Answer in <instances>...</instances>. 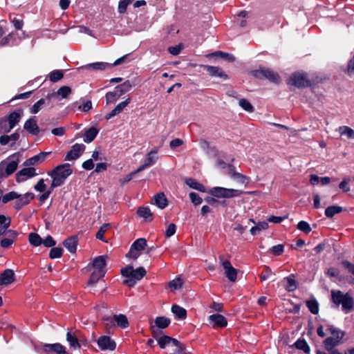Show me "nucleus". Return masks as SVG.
I'll list each match as a JSON object with an SVG mask.
<instances>
[{
  "label": "nucleus",
  "mask_w": 354,
  "mask_h": 354,
  "mask_svg": "<svg viewBox=\"0 0 354 354\" xmlns=\"http://www.w3.org/2000/svg\"><path fill=\"white\" fill-rule=\"evenodd\" d=\"M146 273L147 272L143 267L133 269L132 266H128L121 269L122 275L126 278L124 283L129 287L135 286L136 281L141 280Z\"/></svg>",
  "instance_id": "obj_3"
},
{
  "label": "nucleus",
  "mask_w": 354,
  "mask_h": 354,
  "mask_svg": "<svg viewBox=\"0 0 354 354\" xmlns=\"http://www.w3.org/2000/svg\"><path fill=\"white\" fill-rule=\"evenodd\" d=\"M341 136H346L349 139H354V130L347 126H342L338 129Z\"/></svg>",
  "instance_id": "obj_43"
},
{
  "label": "nucleus",
  "mask_w": 354,
  "mask_h": 354,
  "mask_svg": "<svg viewBox=\"0 0 354 354\" xmlns=\"http://www.w3.org/2000/svg\"><path fill=\"white\" fill-rule=\"evenodd\" d=\"M115 88H117V91H118L120 94L122 95L124 93L129 92L131 89L132 84L129 80H127L124 83L121 84L120 85L116 86Z\"/></svg>",
  "instance_id": "obj_48"
},
{
  "label": "nucleus",
  "mask_w": 354,
  "mask_h": 354,
  "mask_svg": "<svg viewBox=\"0 0 354 354\" xmlns=\"http://www.w3.org/2000/svg\"><path fill=\"white\" fill-rule=\"evenodd\" d=\"M106 273V271L94 270L91 274L88 285H93L96 283L100 279L102 278Z\"/></svg>",
  "instance_id": "obj_35"
},
{
  "label": "nucleus",
  "mask_w": 354,
  "mask_h": 354,
  "mask_svg": "<svg viewBox=\"0 0 354 354\" xmlns=\"http://www.w3.org/2000/svg\"><path fill=\"white\" fill-rule=\"evenodd\" d=\"M171 312L174 314L176 318L180 319H184L187 316V311L185 308L180 307L178 305H173L171 306Z\"/></svg>",
  "instance_id": "obj_34"
},
{
  "label": "nucleus",
  "mask_w": 354,
  "mask_h": 354,
  "mask_svg": "<svg viewBox=\"0 0 354 354\" xmlns=\"http://www.w3.org/2000/svg\"><path fill=\"white\" fill-rule=\"evenodd\" d=\"M154 203L160 209H164L167 206V200L163 193L156 194L153 198Z\"/></svg>",
  "instance_id": "obj_33"
},
{
  "label": "nucleus",
  "mask_w": 354,
  "mask_h": 354,
  "mask_svg": "<svg viewBox=\"0 0 354 354\" xmlns=\"http://www.w3.org/2000/svg\"><path fill=\"white\" fill-rule=\"evenodd\" d=\"M15 281V273L11 269L5 270L0 275V286H8Z\"/></svg>",
  "instance_id": "obj_21"
},
{
  "label": "nucleus",
  "mask_w": 354,
  "mask_h": 354,
  "mask_svg": "<svg viewBox=\"0 0 354 354\" xmlns=\"http://www.w3.org/2000/svg\"><path fill=\"white\" fill-rule=\"evenodd\" d=\"M19 197V194L16 192H10L1 196L3 203H7L9 201L16 200Z\"/></svg>",
  "instance_id": "obj_54"
},
{
  "label": "nucleus",
  "mask_w": 354,
  "mask_h": 354,
  "mask_svg": "<svg viewBox=\"0 0 354 354\" xmlns=\"http://www.w3.org/2000/svg\"><path fill=\"white\" fill-rule=\"evenodd\" d=\"M85 145L84 144L76 143L73 145L70 151L66 155L65 160L71 161L77 159L85 150Z\"/></svg>",
  "instance_id": "obj_14"
},
{
  "label": "nucleus",
  "mask_w": 354,
  "mask_h": 354,
  "mask_svg": "<svg viewBox=\"0 0 354 354\" xmlns=\"http://www.w3.org/2000/svg\"><path fill=\"white\" fill-rule=\"evenodd\" d=\"M120 96H121V95L120 94L118 91H117V88H115L114 91L108 92L106 94V103L109 104V103L113 102L116 101Z\"/></svg>",
  "instance_id": "obj_50"
},
{
  "label": "nucleus",
  "mask_w": 354,
  "mask_h": 354,
  "mask_svg": "<svg viewBox=\"0 0 354 354\" xmlns=\"http://www.w3.org/2000/svg\"><path fill=\"white\" fill-rule=\"evenodd\" d=\"M274 274L271 270V269L268 267L265 266L262 273L260 274V278L261 281H266V279L271 277V276Z\"/></svg>",
  "instance_id": "obj_61"
},
{
  "label": "nucleus",
  "mask_w": 354,
  "mask_h": 354,
  "mask_svg": "<svg viewBox=\"0 0 354 354\" xmlns=\"http://www.w3.org/2000/svg\"><path fill=\"white\" fill-rule=\"evenodd\" d=\"M17 44L16 36L14 32H10L7 36L0 39L1 46H5L7 45L15 46Z\"/></svg>",
  "instance_id": "obj_32"
},
{
  "label": "nucleus",
  "mask_w": 354,
  "mask_h": 354,
  "mask_svg": "<svg viewBox=\"0 0 354 354\" xmlns=\"http://www.w3.org/2000/svg\"><path fill=\"white\" fill-rule=\"evenodd\" d=\"M50 153V152H41L39 154L35 155V156L27 159L25 161L24 164L26 166H30V165H35L38 162H41L45 160L46 157L48 155H49Z\"/></svg>",
  "instance_id": "obj_25"
},
{
  "label": "nucleus",
  "mask_w": 354,
  "mask_h": 354,
  "mask_svg": "<svg viewBox=\"0 0 354 354\" xmlns=\"http://www.w3.org/2000/svg\"><path fill=\"white\" fill-rule=\"evenodd\" d=\"M268 227V223L263 221V222H259L257 225L252 227L250 232L251 234L256 235L258 233H259L263 230H266Z\"/></svg>",
  "instance_id": "obj_47"
},
{
  "label": "nucleus",
  "mask_w": 354,
  "mask_h": 354,
  "mask_svg": "<svg viewBox=\"0 0 354 354\" xmlns=\"http://www.w3.org/2000/svg\"><path fill=\"white\" fill-rule=\"evenodd\" d=\"M21 117V115L19 111H13L8 117H5L6 120H8L10 129H13L19 122Z\"/></svg>",
  "instance_id": "obj_28"
},
{
  "label": "nucleus",
  "mask_w": 354,
  "mask_h": 354,
  "mask_svg": "<svg viewBox=\"0 0 354 354\" xmlns=\"http://www.w3.org/2000/svg\"><path fill=\"white\" fill-rule=\"evenodd\" d=\"M71 93V89L69 86H61L57 92H53L52 93H48L46 96V98L51 99L57 97V95H61L62 98H65L68 95H69Z\"/></svg>",
  "instance_id": "obj_26"
},
{
  "label": "nucleus",
  "mask_w": 354,
  "mask_h": 354,
  "mask_svg": "<svg viewBox=\"0 0 354 354\" xmlns=\"http://www.w3.org/2000/svg\"><path fill=\"white\" fill-rule=\"evenodd\" d=\"M12 129H10L9 123L8 122V120H6V118H0V134L1 133H8Z\"/></svg>",
  "instance_id": "obj_53"
},
{
  "label": "nucleus",
  "mask_w": 354,
  "mask_h": 354,
  "mask_svg": "<svg viewBox=\"0 0 354 354\" xmlns=\"http://www.w3.org/2000/svg\"><path fill=\"white\" fill-rule=\"evenodd\" d=\"M97 133H98V130L97 129V128L92 127L88 129L87 130H86V131L84 134V136H83L84 141L86 143L91 142L95 138Z\"/></svg>",
  "instance_id": "obj_30"
},
{
  "label": "nucleus",
  "mask_w": 354,
  "mask_h": 354,
  "mask_svg": "<svg viewBox=\"0 0 354 354\" xmlns=\"http://www.w3.org/2000/svg\"><path fill=\"white\" fill-rule=\"evenodd\" d=\"M147 245V241L145 239L140 238L136 240L131 245L129 252L126 257L133 259H136L140 254V251L144 250Z\"/></svg>",
  "instance_id": "obj_8"
},
{
  "label": "nucleus",
  "mask_w": 354,
  "mask_h": 354,
  "mask_svg": "<svg viewBox=\"0 0 354 354\" xmlns=\"http://www.w3.org/2000/svg\"><path fill=\"white\" fill-rule=\"evenodd\" d=\"M229 167L230 168V174H231V176L234 179L238 180L239 182H240L241 183H248V178L247 176H245L240 173L236 172L234 171V167L232 165H229Z\"/></svg>",
  "instance_id": "obj_36"
},
{
  "label": "nucleus",
  "mask_w": 354,
  "mask_h": 354,
  "mask_svg": "<svg viewBox=\"0 0 354 354\" xmlns=\"http://www.w3.org/2000/svg\"><path fill=\"white\" fill-rule=\"evenodd\" d=\"M270 251L273 255L279 256L283 252L284 247L283 245L279 244V245L272 246L270 248Z\"/></svg>",
  "instance_id": "obj_62"
},
{
  "label": "nucleus",
  "mask_w": 354,
  "mask_h": 354,
  "mask_svg": "<svg viewBox=\"0 0 354 354\" xmlns=\"http://www.w3.org/2000/svg\"><path fill=\"white\" fill-rule=\"evenodd\" d=\"M134 0H120L118 3V11L120 14L126 12L127 6L131 4Z\"/></svg>",
  "instance_id": "obj_55"
},
{
  "label": "nucleus",
  "mask_w": 354,
  "mask_h": 354,
  "mask_svg": "<svg viewBox=\"0 0 354 354\" xmlns=\"http://www.w3.org/2000/svg\"><path fill=\"white\" fill-rule=\"evenodd\" d=\"M36 169L34 167H26L19 171L16 174V180L17 182L26 180L28 178L37 176Z\"/></svg>",
  "instance_id": "obj_18"
},
{
  "label": "nucleus",
  "mask_w": 354,
  "mask_h": 354,
  "mask_svg": "<svg viewBox=\"0 0 354 354\" xmlns=\"http://www.w3.org/2000/svg\"><path fill=\"white\" fill-rule=\"evenodd\" d=\"M255 77L258 78H266L274 83H278L280 81L279 75L270 68H260L259 70L254 71Z\"/></svg>",
  "instance_id": "obj_10"
},
{
  "label": "nucleus",
  "mask_w": 354,
  "mask_h": 354,
  "mask_svg": "<svg viewBox=\"0 0 354 354\" xmlns=\"http://www.w3.org/2000/svg\"><path fill=\"white\" fill-rule=\"evenodd\" d=\"M342 264L348 272L354 275V263H352L347 260H343L342 261Z\"/></svg>",
  "instance_id": "obj_64"
},
{
  "label": "nucleus",
  "mask_w": 354,
  "mask_h": 354,
  "mask_svg": "<svg viewBox=\"0 0 354 354\" xmlns=\"http://www.w3.org/2000/svg\"><path fill=\"white\" fill-rule=\"evenodd\" d=\"M189 196L192 203L194 205H198L202 203L203 199L198 194L195 192H191L189 193Z\"/></svg>",
  "instance_id": "obj_60"
},
{
  "label": "nucleus",
  "mask_w": 354,
  "mask_h": 354,
  "mask_svg": "<svg viewBox=\"0 0 354 354\" xmlns=\"http://www.w3.org/2000/svg\"><path fill=\"white\" fill-rule=\"evenodd\" d=\"M45 103V99H40L32 106V107L30 108V113L32 114L37 113L44 106Z\"/></svg>",
  "instance_id": "obj_52"
},
{
  "label": "nucleus",
  "mask_w": 354,
  "mask_h": 354,
  "mask_svg": "<svg viewBox=\"0 0 354 354\" xmlns=\"http://www.w3.org/2000/svg\"><path fill=\"white\" fill-rule=\"evenodd\" d=\"M158 343L161 348H165L166 346L173 344L176 347V353H180L185 350V346L181 344L176 339L172 338L167 335H162L158 339Z\"/></svg>",
  "instance_id": "obj_11"
},
{
  "label": "nucleus",
  "mask_w": 354,
  "mask_h": 354,
  "mask_svg": "<svg viewBox=\"0 0 354 354\" xmlns=\"http://www.w3.org/2000/svg\"><path fill=\"white\" fill-rule=\"evenodd\" d=\"M283 282L286 283V284L284 285L285 288L288 292L294 291L297 288V282L295 279L292 278L286 277L283 279Z\"/></svg>",
  "instance_id": "obj_49"
},
{
  "label": "nucleus",
  "mask_w": 354,
  "mask_h": 354,
  "mask_svg": "<svg viewBox=\"0 0 354 354\" xmlns=\"http://www.w3.org/2000/svg\"><path fill=\"white\" fill-rule=\"evenodd\" d=\"M28 240L30 243L35 247L39 246L42 243V239L37 233H30L28 235Z\"/></svg>",
  "instance_id": "obj_42"
},
{
  "label": "nucleus",
  "mask_w": 354,
  "mask_h": 354,
  "mask_svg": "<svg viewBox=\"0 0 354 354\" xmlns=\"http://www.w3.org/2000/svg\"><path fill=\"white\" fill-rule=\"evenodd\" d=\"M73 171L68 163L59 165L52 171L48 172V175L53 178V187L62 185L66 179L71 175Z\"/></svg>",
  "instance_id": "obj_1"
},
{
  "label": "nucleus",
  "mask_w": 354,
  "mask_h": 354,
  "mask_svg": "<svg viewBox=\"0 0 354 354\" xmlns=\"http://www.w3.org/2000/svg\"><path fill=\"white\" fill-rule=\"evenodd\" d=\"M295 346L297 349L303 351L305 353L308 354L310 351V346L304 339H297Z\"/></svg>",
  "instance_id": "obj_39"
},
{
  "label": "nucleus",
  "mask_w": 354,
  "mask_h": 354,
  "mask_svg": "<svg viewBox=\"0 0 354 354\" xmlns=\"http://www.w3.org/2000/svg\"><path fill=\"white\" fill-rule=\"evenodd\" d=\"M290 81L292 85L299 88L310 86V81L304 73L298 72L292 74L290 77Z\"/></svg>",
  "instance_id": "obj_13"
},
{
  "label": "nucleus",
  "mask_w": 354,
  "mask_h": 354,
  "mask_svg": "<svg viewBox=\"0 0 354 354\" xmlns=\"http://www.w3.org/2000/svg\"><path fill=\"white\" fill-rule=\"evenodd\" d=\"M297 229L299 230L300 231L304 232L306 234H308L311 231V227L310 225L304 221H301L298 223Z\"/></svg>",
  "instance_id": "obj_58"
},
{
  "label": "nucleus",
  "mask_w": 354,
  "mask_h": 354,
  "mask_svg": "<svg viewBox=\"0 0 354 354\" xmlns=\"http://www.w3.org/2000/svg\"><path fill=\"white\" fill-rule=\"evenodd\" d=\"M342 208L337 205H331L325 209V215L328 218H332L334 215L342 212Z\"/></svg>",
  "instance_id": "obj_40"
},
{
  "label": "nucleus",
  "mask_w": 354,
  "mask_h": 354,
  "mask_svg": "<svg viewBox=\"0 0 354 354\" xmlns=\"http://www.w3.org/2000/svg\"><path fill=\"white\" fill-rule=\"evenodd\" d=\"M127 55H124L120 58L116 59L113 64H109L106 62H94L91 64H86L85 66H82V68L86 70H93V71H103L107 66L111 67L112 66H118L122 64L124 59L127 58Z\"/></svg>",
  "instance_id": "obj_9"
},
{
  "label": "nucleus",
  "mask_w": 354,
  "mask_h": 354,
  "mask_svg": "<svg viewBox=\"0 0 354 354\" xmlns=\"http://www.w3.org/2000/svg\"><path fill=\"white\" fill-rule=\"evenodd\" d=\"M209 322L213 324L214 327H225L227 324L226 318L220 314H214L209 317Z\"/></svg>",
  "instance_id": "obj_23"
},
{
  "label": "nucleus",
  "mask_w": 354,
  "mask_h": 354,
  "mask_svg": "<svg viewBox=\"0 0 354 354\" xmlns=\"http://www.w3.org/2000/svg\"><path fill=\"white\" fill-rule=\"evenodd\" d=\"M97 345L102 350L113 351L116 347L115 342L109 336L99 337Z\"/></svg>",
  "instance_id": "obj_19"
},
{
  "label": "nucleus",
  "mask_w": 354,
  "mask_h": 354,
  "mask_svg": "<svg viewBox=\"0 0 354 354\" xmlns=\"http://www.w3.org/2000/svg\"><path fill=\"white\" fill-rule=\"evenodd\" d=\"M66 340L69 343L71 347L73 349L80 348V344L79 342V337L75 333L68 332L66 334Z\"/></svg>",
  "instance_id": "obj_29"
},
{
  "label": "nucleus",
  "mask_w": 354,
  "mask_h": 354,
  "mask_svg": "<svg viewBox=\"0 0 354 354\" xmlns=\"http://www.w3.org/2000/svg\"><path fill=\"white\" fill-rule=\"evenodd\" d=\"M208 193L216 198H233L241 196L243 192L239 189L214 187L209 190Z\"/></svg>",
  "instance_id": "obj_6"
},
{
  "label": "nucleus",
  "mask_w": 354,
  "mask_h": 354,
  "mask_svg": "<svg viewBox=\"0 0 354 354\" xmlns=\"http://www.w3.org/2000/svg\"><path fill=\"white\" fill-rule=\"evenodd\" d=\"M170 319L165 317H157L155 319V324L159 328H165L170 324Z\"/></svg>",
  "instance_id": "obj_41"
},
{
  "label": "nucleus",
  "mask_w": 354,
  "mask_h": 354,
  "mask_svg": "<svg viewBox=\"0 0 354 354\" xmlns=\"http://www.w3.org/2000/svg\"><path fill=\"white\" fill-rule=\"evenodd\" d=\"M19 233L16 230H10L8 234L0 240V245L3 248H9L15 241Z\"/></svg>",
  "instance_id": "obj_17"
},
{
  "label": "nucleus",
  "mask_w": 354,
  "mask_h": 354,
  "mask_svg": "<svg viewBox=\"0 0 354 354\" xmlns=\"http://www.w3.org/2000/svg\"><path fill=\"white\" fill-rule=\"evenodd\" d=\"M19 162V158L13 154L0 162V177L7 178L12 174L17 169Z\"/></svg>",
  "instance_id": "obj_4"
},
{
  "label": "nucleus",
  "mask_w": 354,
  "mask_h": 354,
  "mask_svg": "<svg viewBox=\"0 0 354 354\" xmlns=\"http://www.w3.org/2000/svg\"><path fill=\"white\" fill-rule=\"evenodd\" d=\"M109 227V223L102 225L96 233V238L99 240L104 241V234Z\"/></svg>",
  "instance_id": "obj_59"
},
{
  "label": "nucleus",
  "mask_w": 354,
  "mask_h": 354,
  "mask_svg": "<svg viewBox=\"0 0 354 354\" xmlns=\"http://www.w3.org/2000/svg\"><path fill=\"white\" fill-rule=\"evenodd\" d=\"M64 247L71 252L75 253L77 245V236H72L63 242Z\"/></svg>",
  "instance_id": "obj_27"
},
{
  "label": "nucleus",
  "mask_w": 354,
  "mask_h": 354,
  "mask_svg": "<svg viewBox=\"0 0 354 354\" xmlns=\"http://www.w3.org/2000/svg\"><path fill=\"white\" fill-rule=\"evenodd\" d=\"M63 249L59 247H55L50 249L49 257L51 259H57L62 257Z\"/></svg>",
  "instance_id": "obj_56"
},
{
  "label": "nucleus",
  "mask_w": 354,
  "mask_h": 354,
  "mask_svg": "<svg viewBox=\"0 0 354 354\" xmlns=\"http://www.w3.org/2000/svg\"><path fill=\"white\" fill-rule=\"evenodd\" d=\"M35 194L31 192H27L25 194H19V197L16 198L13 203V207L15 209L19 210L24 205H28L30 201L33 199Z\"/></svg>",
  "instance_id": "obj_15"
},
{
  "label": "nucleus",
  "mask_w": 354,
  "mask_h": 354,
  "mask_svg": "<svg viewBox=\"0 0 354 354\" xmlns=\"http://www.w3.org/2000/svg\"><path fill=\"white\" fill-rule=\"evenodd\" d=\"M140 217L145 218L146 221H152L153 216L149 207H140L137 212Z\"/></svg>",
  "instance_id": "obj_38"
},
{
  "label": "nucleus",
  "mask_w": 354,
  "mask_h": 354,
  "mask_svg": "<svg viewBox=\"0 0 354 354\" xmlns=\"http://www.w3.org/2000/svg\"><path fill=\"white\" fill-rule=\"evenodd\" d=\"M183 281L180 278L177 277L169 282V286L172 290L180 289L182 287Z\"/></svg>",
  "instance_id": "obj_57"
},
{
  "label": "nucleus",
  "mask_w": 354,
  "mask_h": 354,
  "mask_svg": "<svg viewBox=\"0 0 354 354\" xmlns=\"http://www.w3.org/2000/svg\"><path fill=\"white\" fill-rule=\"evenodd\" d=\"M306 306L311 313L317 315L319 313V304L316 299L306 301Z\"/></svg>",
  "instance_id": "obj_45"
},
{
  "label": "nucleus",
  "mask_w": 354,
  "mask_h": 354,
  "mask_svg": "<svg viewBox=\"0 0 354 354\" xmlns=\"http://www.w3.org/2000/svg\"><path fill=\"white\" fill-rule=\"evenodd\" d=\"M103 321L107 328H112L114 326L120 327L125 329L129 327V321L125 315L118 314L111 316H104Z\"/></svg>",
  "instance_id": "obj_5"
},
{
  "label": "nucleus",
  "mask_w": 354,
  "mask_h": 354,
  "mask_svg": "<svg viewBox=\"0 0 354 354\" xmlns=\"http://www.w3.org/2000/svg\"><path fill=\"white\" fill-rule=\"evenodd\" d=\"M219 56L222 58L225 59L228 62H232L235 60V57L232 54L223 53L222 51H216L214 53L208 54L207 57Z\"/></svg>",
  "instance_id": "obj_44"
},
{
  "label": "nucleus",
  "mask_w": 354,
  "mask_h": 354,
  "mask_svg": "<svg viewBox=\"0 0 354 354\" xmlns=\"http://www.w3.org/2000/svg\"><path fill=\"white\" fill-rule=\"evenodd\" d=\"M49 80L53 82H56L63 78L64 73L61 70H55L49 73Z\"/></svg>",
  "instance_id": "obj_51"
},
{
  "label": "nucleus",
  "mask_w": 354,
  "mask_h": 354,
  "mask_svg": "<svg viewBox=\"0 0 354 354\" xmlns=\"http://www.w3.org/2000/svg\"><path fill=\"white\" fill-rule=\"evenodd\" d=\"M34 189L39 192H44L46 189V185L44 183V180L41 178L38 180L37 184L34 186Z\"/></svg>",
  "instance_id": "obj_63"
},
{
  "label": "nucleus",
  "mask_w": 354,
  "mask_h": 354,
  "mask_svg": "<svg viewBox=\"0 0 354 354\" xmlns=\"http://www.w3.org/2000/svg\"><path fill=\"white\" fill-rule=\"evenodd\" d=\"M185 183L191 188L198 190L201 192H205L206 189L203 185L198 183L196 180L189 178L185 180Z\"/></svg>",
  "instance_id": "obj_31"
},
{
  "label": "nucleus",
  "mask_w": 354,
  "mask_h": 354,
  "mask_svg": "<svg viewBox=\"0 0 354 354\" xmlns=\"http://www.w3.org/2000/svg\"><path fill=\"white\" fill-rule=\"evenodd\" d=\"M219 259L226 277L230 281L234 282L237 278V270L232 267L229 260L224 259L223 257H219Z\"/></svg>",
  "instance_id": "obj_12"
},
{
  "label": "nucleus",
  "mask_w": 354,
  "mask_h": 354,
  "mask_svg": "<svg viewBox=\"0 0 354 354\" xmlns=\"http://www.w3.org/2000/svg\"><path fill=\"white\" fill-rule=\"evenodd\" d=\"M158 153V148H154L151 151H149L147 155L145 160V162L147 163V165L151 167V165H154L156 161L158 159V157L157 156Z\"/></svg>",
  "instance_id": "obj_37"
},
{
  "label": "nucleus",
  "mask_w": 354,
  "mask_h": 354,
  "mask_svg": "<svg viewBox=\"0 0 354 354\" xmlns=\"http://www.w3.org/2000/svg\"><path fill=\"white\" fill-rule=\"evenodd\" d=\"M329 330L333 337H327L324 339L323 344L325 349L331 353L333 351L336 350L335 348L340 344L344 334H340L339 330L335 328L331 327Z\"/></svg>",
  "instance_id": "obj_7"
},
{
  "label": "nucleus",
  "mask_w": 354,
  "mask_h": 354,
  "mask_svg": "<svg viewBox=\"0 0 354 354\" xmlns=\"http://www.w3.org/2000/svg\"><path fill=\"white\" fill-rule=\"evenodd\" d=\"M91 266L95 269V270H101L106 271V257L105 256H98L95 258L93 262L88 265V268L90 270L89 267Z\"/></svg>",
  "instance_id": "obj_24"
},
{
  "label": "nucleus",
  "mask_w": 354,
  "mask_h": 354,
  "mask_svg": "<svg viewBox=\"0 0 354 354\" xmlns=\"http://www.w3.org/2000/svg\"><path fill=\"white\" fill-rule=\"evenodd\" d=\"M44 352L46 354H52L53 353L56 354H68L66 351V348L59 343L45 344L44 345Z\"/></svg>",
  "instance_id": "obj_16"
},
{
  "label": "nucleus",
  "mask_w": 354,
  "mask_h": 354,
  "mask_svg": "<svg viewBox=\"0 0 354 354\" xmlns=\"http://www.w3.org/2000/svg\"><path fill=\"white\" fill-rule=\"evenodd\" d=\"M239 105L245 111L248 113H252L254 111V106L250 104V102L244 98L240 99L239 101Z\"/></svg>",
  "instance_id": "obj_46"
},
{
  "label": "nucleus",
  "mask_w": 354,
  "mask_h": 354,
  "mask_svg": "<svg viewBox=\"0 0 354 354\" xmlns=\"http://www.w3.org/2000/svg\"><path fill=\"white\" fill-rule=\"evenodd\" d=\"M331 301L338 308L342 306V310L345 313H349L353 308L354 301L348 293H343L340 290H331Z\"/></svg>",
  "instance_id": "obj_2"
},
{
  "label": "nucleus",
  "mask_w": 354,
  "mask_h": 354,
  "mask_svg": "<svg viewBox=\"0 0 354 354\" xmlns=\"http://www.w3.org/2000/svg\"><path fill=\"white\" fill-rule=\"evenodd\" d=\"M201 67L205 70L208 74L212 77H218L224 80L227 78V75L224 71L218 66H213L209 65H202Z\"/></svg>",
  "instance_id": "obj_20"
},
{
  "label": "nucleus",
  "mask_w": 354,
  "mask_h": 354,
  "mask_svg": "<svg viewBox=\"0 0 354 354\" xmlns=\"http://www.w3.org/2000/svg\"><path fill=\"white\" fill-rule=\"evenodd\" d=\"M24 128L28 132L35 136L39 133V128L35 118H30L27 120L24 123Z\"/></svg>",
  "instance_id": "obj_22"
}]
</instances>
